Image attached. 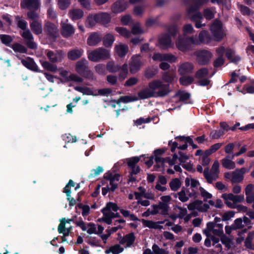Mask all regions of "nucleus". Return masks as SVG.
Returning <instances> with one entry per match:
<instances>
[{
    "label": "nucleus",
    "instance_id": "50",
    "mask_svg": "<svg viewBox=\"0 0 254 254\" xmlns=\"http://www.w3.org/2000/svg\"><path fill=\"white\" fill-rule=\"evenodd\" d=\"M199 40L201 43H207L210 40L208 33L206 31H202L199 34Z\"/></svg>",
    "mask_w": 254,
    "mask_h": 254
},
{
    "label": "nucleus",
    "instance_id": "18",
    "mask_svg": "<svg viewBox=\"0 0 254 254\" xmlns=\"http://www.w3.org/2000/svg\"><path fill=\"white\" fill-rule=\"evenodd\" d=\"M127 7V2L124 0H118L112 5V10L114 13H120L124 11Z\"/></svg>",
    "mask_w": 254,
    "mask_h": 254
},
{
    "label": "nucleus",
    "instance_id": "22",
    "mask_svg": "<svg viewBox=\"0 0 254 254\" xmlns=\"http://www.w3.org/2000/svg\"><path fill=\"white\" fill-rule=\"evenodd\" d=\"M246 201L251 203L254 201V185L250 184L245 188Z\"/></svg>",
    "mask_w": 254,
    "mask_h": 254
},
{
    "label": "nucleus",
    "instance_id": "17",
    "mask_svg": "<svg viewBox=\"0 0 254 254\" xmlns=\"http://www.w3.org/2000/svg\"><path fill=\"white\" fill-rule=\"evenodd\" d=\"M203 175L207 182L209 184H212L214 181L217 180L219 178V174L210 171L208 167L204 169Z\"/></svg>",
    "mask_w": 254,
    "mask_h": 254
},
{
    "label": "nucleus",
    "instance_id": "25",
    "mask_svg": "<svg viewBox=\"0 0 254 254\" xmlns=\"http://www.w3.org/2000/svg\"><path fill=\"white\" fill-rule=\"evenodd\" d=\"M135 236L133 233H131L126 235L120 239V243L122 245L126 244L127 247H130L135 241Z\"/></svg>",
    "mask_w": 254,
    "mask_h": 254
},
{
    "label": "nucleus",
    "instance_id": "53",
    "mask_svg": "<svg viewBox=\"0 0 254 254\" xmlns=\"http://www.w3.org/2000/svg\"><path fill=\"white\" fill-rule=\"evenodd\" d=\"M12 48L15 52L21 53H26L27 52L26 47L18 43L13 44L12 46Z\"/></svg>",
    "mask_w": 254,
    "mask_h": 254
},
{
    "label": "nucleus",
    "instance_id": "49",
    "mask_svg": "<svg viewBox=\"0 0 254 254\" xmlns=\"http://www.w3.org/2000/svg\"><path fill=\"white\" fill-rule=\"evenodd\" d=\"M119 207L116 203L109 202L107 203L106 207L103 208L102 210L105 212H111V210L117 211Z\"/></svg>",
    "mask_w": 254,
    "mask_h": 254
},
{
    "label": "nucleus",
    "instance_id": "46",
    "mask_svg": "<svg viewBox=\"0 0 254 254\" xmlns=\"http://www.w3.org/2000/svg\"><path fill=\"white\" fill-rule=\"evenodd\" d=\"M27 18L32 20V21H40L39 14L36 12V10H30L27 13Z\"/></svg>",
    "mask_w": 254,
    "mask_h": 254
},
{
    "label": "nucleus",
    "instance_id": "26",
    "mask_svg": "<svg viewBox=\"0 0 254 254\" xmlns=\"http://www.w3.org/2000/svg\"><path fill=\"white\" fill-rule=\"evenodd\" d=\"M83 50L82 49H74L69 51L67 53L68 59L75 61L80 58L83 55Z\"/></svg>",
    "mask_w": 254,
    "mask_h": 254
},
{
    "label": "nucleus",
    "instance_id": "21",
    "mask_svg": "<svg viewBox=\"0 0 254 254\" xmlns=\"http://www.w3.org/2000/svg\"><path fill=\"white\" fill-rule=\"evenodd\" d=\"M208 1L209 0H196L188 8V14H190L198 10L202 5L207 3Z\"/></svg>",
    "mask_w": 254,
    "mask_h": 254
},
{
    "label": "nucleus",
    "instance_id": "55",
    "mask_svg": "<svg viewBox=\"0 0 254 254\" xmlns=\"http://www.w3.org/2000/svg\"><path fill=\"white\" fill-rule=\"evenodd\" d=\"M115 30L124 37L128 38L131 35V33L125 28L117 27Z\"/></svg>",
    "mask_w": 254,
    "mask_h": 254
},
{
    "label": "nucleus",
    "instance_id": "51",
    "mask_svg": "<svg viewBox=\"0 0 254 254\" xmlns=\"http://www.w3.org/2000/svg\"><path fill=\"white\" fill-rule=\"evenodd\" d=\"M0 40L3 44L6 46H9L10 44L13 41V38L11 36L8 35L0 34Z\"/></svg>",
    "mask_w": 254,
    "mask_h": 254
},
{
    "label": "nucleus",
    "instance_id": "34",
    "mask_svg": "<svg viewBox=\"0 0 254 254\" xmlns=\"http://www.w3.org/2000/svg\"><path fill=\"white\" fill-rule=\"evenodd\" d=\"M115 49L119 57H124L127 53L128 51V47L126 45L120 44L115 47Z\"/></svg>",
    "mask_w": 254,
    "mask_h": 254
},
{
    "label": "nucleus",
    "instance_id": "31",
    "mask_svg": "<svg viewBox=\"0 0 254 254\" xmlns=\"http://www.w3.org/2000/svg\"><path fill=\"white\" fill-rule=\"evenodd\" d=\"M30 27L32 32L36 35H39L42 33V26L41 21H32L30 23Z\"/></svg>",
    "mask_w": 254,
    "mask_h": 254
},
{
    "label": "nucleus",
    "instance_id": "59",
    "mask_svg": "<svg viewBox=\"0 0 254 254\" xmlns=\"http://www.w3.org/2000/svg\"><path fill=\"white\" fill-rule=\"evenodd\" d=\"M213 234L215 236L220 237L223 234V225L220 223L216 224L215 230L213 231Z\"/></svg>",
    "mask_w": 254,
    "mask_h": 254
},
{
    "label": "nucleus",
    "instance_id": "43",
    "mask_svg": "<svg viewBox=\"0 0 254 254\" xmlns=\"http://www.w3.org/2000/svg\"><path fill=\"white\" fill-rule=\"evenodd\" d=\"M47 61H44L41 63L42 66L46 70L51 72H55L57 70V66L56 65L53 64Z\"/></svg>",
    "mask_w": 254,
    "mask_h": 254
},
{
    "label": "nucleus",
    "instance_id": "10",
    "mask_svg": "<svg viewBox=\"0 0 254 254\" xmlns=\"http://www.w3.org/2000/svg\"><path fill=\"white\" fill-rule=\"evenodd\" d=\"M46 56L52 63L61 62L64 58V53L62 50H48L47 51Z\"/></svg>",
    "mask_w": 254,
    "mask_h": 254
},
{
    "label": "nucleus",
    "instance_id": "30",
    "mask_svg": "<svg viewBox=\"0 0 254 254\" xmlns=\"http://www.w3.org/2000/svg\"><path fill=\"white\" fill-rule=\"evenodd\" d=\"M226 57L231 62L236 64L240 61L241 58L235 55V52L230 48H227L226 50Z\"/></svg>",
    "mask_w": 254,
    "mask_h": 254
},
{
    "label": "nucleus",
    "instance_id": "14",
    "mask_svg": "<svg viewBox=\"0 0 254 254\" xmlns=\"http://www.w3.org/2000/svg\"><path fill=\"white\" fill-rule=\"evenodd\" d=\"M250 169H247L243 167L240 169H236L233 172L232 178H231V183L232 184L238 183L243 181L244 179V174L248 172Z\"/></svg>",
    "mask_w": 254,
    "mask_h": 254
},
{
    "label": "nucleus",
    "instance_id": "37",
    "mask_svg": "<svg viewBox=\"0 0 254 254\" xmlns=\"http://www.w3.org/2000/svg\"><path fill=\"white\" fill-rule=\"evenodd\" d=\"M106 68L110 72L116 73L120 70L121 66L114 62L110 61L107 64Z\"/></svg>",
    "mask_w": 254,
    "mask_h": 254
},
{
    "label": "nucleus",
    "instance_id": "57",
    "mask_svg": "<svg viewBox=\"0 0 254 254\" xmlns=\"http://www.w3.org/2000/svg\"><path fill=\"white\" fill-rule=\"evenodd\" d=\"M58 5L62 10L66 9L70 4V0H58Z\"/></svg>",
    "mask_w": 254,
    "mask_h": 254
},
{
    "label": "nucleus",
    "instance_id": "48",
    "mask_svg": "<svg viewBox=\"0 0 254 254\" xmlns=\"http://www.w3.org/2000/svg\"><path fill=\"white\" fill-rule=\"evenodd\" d=\"M194 80L192 76H183L180 78V83L184 86H187L191 84Z\"/></svg>",
    "mask_w": 254,
    "mask_h": 254
},
{
    "label": "nucleus",
    "instance_id": "44",
    "mask_svg": "<svg viewBox=\"0 0 254 254\" xmlns=\"http://www.w3.org/2000/svg\"><path fill=\"white\" fill-rule=\"evenodd\" d=\"M137 97L135 96H121L120 98L116 101V103L117 104H120L121 102L123 103H128L132 101H135L137 100Z\"/></svg>",
    "mask_w": 254,
    "mask_h": 254
},
{
    "label": "nucleus",
    "instance_id": "54",
    "mask_svg": "<svg viewBox=\"0 0 254 254\" xmlns=\"http://www.w3.org/2000/svg\"><path fill=\"white\" fill-rule=\"evenodd\" d=\"M208 74V70L206 68H202L198 70L195 73V77L197 78H202L206 77Z\"/></svg>",
    "mask_w": 254,
    "mask_h": 254
},
{
    "label": "nucleus",
    "instance_id": "63",
    "mask_svg": "<svg viewBox=\"0 0 254 254\" xmlns=\"http://www.w3.org/2000/svg\"><path fill=\"white\" fill-rule=\"evenodd\" d=\"M176 95L179 96L181 101H187L190 97V94L189 93L184 92L183 91H179Z\"/></svg>",
    "mask_w": 254,
    "mask_h": 254
},
{
    "label": "nucleus",
    "instance_id": "5",
    "mask_svg": "<svg viewBox=\"0 0 254 254\" xmlns=\"http://www.w3.org/2000/svg\"><path fill=\"white\" fill-rule=\"evenodd\" d=\"M210 31L215 41L219 42L223 38L224 34L222 30V23L219 20H214L210 26Z\"/></svg>",
    "mask_w": 254,
    "mask_h": 254
},
{
    "label": "nucleus",
    "instance_id": "42",
    "mask_svg": "<svg viewBox=\"0 0 254 254\" xmlns=\"http://www.w3.org/2000/svg\"><path fill=\"white\" fill-rule=\"evenodd\" d=\"M74 89L76 91L81 92L83 94L97 96V94H95L94 92L88 87L76 86L74 87Z\"/></svg>",
    "mask_w": 254,
    "mask_h": 254
},
{
    "label": "nucleus",
    "instance_id": "47",
    "mask_svg": "<svg viewBox=\"0 0 254 254\" xmlns=\"http://www.w3.org/2000/svg\"><path fill=\"white\" fill-rule=\"evenodd\" d=\"M171 189L173 191H177L181 186L180 181L175 178L173 179L169 183Z\"/></svg>",
    "mask_w": 254,
    "mask_h": 254
},
{
    "label": "nucleus",
    "instance_id": "3",
    "mask_svg": "<svg viewBox=\"0 0 254 254\" xmlns=\"http://www.w3.org/2000/svg\"><path fill=\"white\" fill-rule=\"evenodd\" d=\"M198 42L193 37H180L176 42L177 48L182 52H186L192 50V45H197Z\"/></svg>",
    "mask_w": 254,
    "mask_h": 254
},
{
    "label": "nucleus",
    "instance_id": "56",
    "mask_svg": "<svg viewBox=\"0 0 254 254\" xmlns=\"http://www.w3.org/2000/svg\"><path fill=\"white\" fill-rule=\"evenodd\" d=\"M153 252L154 254H170L169 251L160 248L156 244H154L152 246Z\"/></svg>",
    "mask_w": 254,
    "mask_h": 254
},
{
    "label": "nucleus",
    "instance_id": "40",
    "mask_svg": "<svg viewBox=\"0 0 254 254\" xmlns=\"http://www.w3.org/2000/svg\"><path fill=\"white\" fill-rule=\"evenodd\" d=\"M97 23H98L97 14L88 16L86 20V25L87 27H92L95 26Z\"/></svg>",
    "mask_w": 254,
    "mask_h": 254
},
{
    "label": "nucleus",
    "instance_id": "15",
    "mask_svg": "<svg viewBox=\"0 0 254 254\" xmlns=\"http://www.w3.org/2000/svg\"><path fill=\"white\" fill-rule=\"evenodd\" d=\"M22 37L25 39L27 47L31 49H36V44L33 41V36L29 29L25 30L21 34Z\"/></svg>",
    "mask_w": 254,
    "mask_h": 254
},
{
    "label": "nucleus",
    "instance_id": "33",
    "mask_svg": "<svg viewBox=\"0 0 254 254\" xmlns=\"http://www.w3.org/2000/svg\"><path fill=\"white\" fill-rule=\"evenodd\" d=\"M97 14L98 23L103 25H106L110 22L111 16L109 14L106 12H100Z\"/></svg>",
    "mask_w": 254,
    "mask_h": 254
},
{
    "label": "nucleus",
    "instance_id": "16",
    "mask_svg": "<svg viewBox=\"0 0 254 254\" xmlns=\"http://www.w3.org/2000/svg\"><path fill=\"white\" fill-rule=\"evenodd\" d=\"M177 195H178L179 199L182 202L187 201L189 199V197H193L194 198L197 197L196 193L194 192L193 191H192V192H190L188 194L189 196H187L186 195V189L185 187H183L181 190L180 192H179L177 194H174V197H177Z\"/></svg>",
    "mask_w": 254,
    "mask_h": 254
},
{
    "label": "nucleus",
    "instance_id": "4",
    "mask_svg": "<svg viewBox=\"0 0 254 254\" xmlns=\"http://www.w3.org/2000/svg\"><path fill=\"white\" fill-rule=\"evenodd\" d=\"M75 70L79 74L86 78L94 79L93 73L88 67V62L85 59H82L76 63Z\"/></svg>",
    "mask_w": 254,
    "mask_h": 254
},
{
    "label": "nucleus",
    "instance_id": "1",
    "mask_svg": "<svg viewBox=\"0 0 254 254\" xmlns=\"http://www.w3.org/2000/svg\"><path fill=\"white\" fill-rule=\"evenodd\" d=\"M148 86L153 89L155 97L166 96L171 91L170 85L160 80L152 81L148 83Z\"/></svg>",
    "mask_w": 254,
    "mask_h": 254
},
{
    "label": "nucleus",
    "instance_id": "35",
    "mask_svg": "<svg viewBox=\"0 0 254 254\" xmlns=\"http://www.w3.org/2000/svg\"><path fill=\"white\" fill-rule=\"evenodd\" d=\"M124 251V248L121 247L120 245H115L109 249L106 250L105 253L106 254H109L112 253L113 254H119Z\"/></svg>",
    "mask_w": 254,
    "mask_h": 254
},
{
    "label": "nucleus",
    "instance_id": "11",
    "mask_svg": "<svg viewBox=\"0 0 254 254\" xmlns=\"http://www.w3.org/2000/svg\"><path fill=\"white\" fill-rule=\"evenodd\" d=\"M75 29L73 26L68 23V20L61 22V33L64 38L70 37L74 33Z\"/></svg>",
    "mask_w": 254,
    "mask_h": 254
},
{
    "label": "nucleus",
    "instance_id": "27",
    "mask_svg": "<svg viewBox=\"0 0 254 254\" xmlns=\"http://www.w3.org/2000/svg\"><path fill=\"white\" fill-rule=\"evenodd\" d=\"M68 15L72 20H76L82 18L84 15L82 10L79 8L71 9L69 10Z\"/></svg>",
    "mask_w": 254,
    "mask_h": 254
},
{
    "label": "nucleus",
    "instance_id": "7",
    "mask_svg": "<svg viewBox=\"0 0 254 254\" xmlns=\"http://www.w3.org/2000/svg\"><path fill=\"white\" fill-rule=\"evenodd\" d=\"M196 62L201 65L207 64L212 57V54L205 50H198L195 52Z\"/></svg>",
    "mask_w": 254,
    "mask_h": 254
},
{
    "label": "nucleus",
    "instance_id": "60",
    "mask_svg": "<svg viewBox=\"0 0 254 254\" xmlns=\"http://www.w3.org/2000/svg\"><path fill=\"white\" fill-rule=\"evenodd\" d=\"M138 81L139 79L138 78L136 77H131L125 82L124 85L127 87L132 86L136 84Z\"/></svg>",
    "mask_w": 254,
    "mask_h": 254
},
{
    "label": "nucleus",
    "instance_id": "19",
    "mask_svg": "<svg viewBox=\"0 0 254 254\" xmlns=\"http://www.w3.org/2000/svg\"><path fill=\"white\" fill-rule=\"evenodd\" d=\"M193 68L194 66L192 63L186 62L180 65L178 71L181 75H185L192 72Z\"/></svg>",
    "mask_w": 254,
    "mask_h": 254
},
{
    "label": "nucleus",
    "instance_id": "52",
    "mask_svg": "<svg viewBox=\"0 0 254 254\" xmlns=\"http://www.w3.org/2000/svg\"><path fill=\"white\" fill-rule=\"evenodd\" d=\"M121 71L119 74V77L122 80H124L127 77L128 73V67L127 64H124L122 67H121Z\"/></svg>",
    "mask_w": 254,
    "mask_h": 254
},
{
    "label": "nucleus",
    "instance_id": "58",
    "mask_svg": "<svg viewBox=\"0 0 254 254\" xmlns=\"http://www.w3.org/2000/svg\"><path fill=\"white\" fill-rule=\"evenodd\" d=\"M225 132L222 130H214L210 132V136L212 139H218Z\"/></svg>",
    "mask_w": 254,
    "mask_h": 254
},
{
    "label": "nucleus",
    "instance_id": "39",
    "mask_svg": "<svg viewBox=\"0 0 254 254\" xmlns=\"http://www.w3.org/2000/svg\"><path fill=\"white\" fill-rule=\"evenodd\" d=\"M221 163L223 167L227 169H233L235 168V163L230 160V158H224L221 160Z\"/></svg>",
    "mask_w": 254,
    "mask_h": 254
},
{
    "label": "nucleus",
    "instance_id": "61",
    "mask_svg": "<svg viewBox=\"0 0 254 254\" xmlns=\"http://www.w3.org/2000/svg\"><path fill=\"white\" fill-rule=\"evenodd\" d=\"M140 158L138 157H134L130 158L127 160L128 166L132 168L136 166V164L139 161Z\"/></svg>",
    "mask_w": 254,
    "mask_h": 254
},
{
    "label": "nucleus",
    "instance_id": "29",
    "mask_svg": "<svg viewBox=\"0 0 254 254\" xmlns=\"http://www.w3.org/2000/svg\"><path fill=\"white\" fill-rule=\"evenodd\" d=\"M176 76V73L174 71H168L163 73L162 79L163 82L164 81L170 85V83L174 81Z\"/></svg>",
    "mask_w": 254,
    "mask_h": 254
},
{
    "label": "nucleus",
    "instance_id": "38",
    "mask_svg": "<svg viewBox=\"0 0 254 254\" xmlns=\"http://www.w3.org/2000/svg\"><path fill=\"white\" fill-rule=\"evenodd\" d=\"M114 41V37L113 35L108 34L106 35L103 38V43L105 47H111Z\"/></svg>",
    "mask_w": 254,
    "mask_h": 254
},
{
    "label": "nucleus",
    "instance_id": "64",
    "mask_svg": "<svg viewBox=\"0 0 254 254\" xmlns=\"http://www.w3.org/2000/svg\"><path fill=\"white\" fill-rule=\"evenodd\" d=\"M106 80L111 85H116L118 83L117 77L114 75H108L106 77Z\"/></svg>",
    "mask_w": 254,
    "mask_h": 254
},
{
    "label": "nucleus",
    "instance_id": "32",
    "mask_svg": "<svg viewBox=\"0 0 254 254\" xmlns=\"http://www.w3.org/2000/svg\"><path fill=\"white\" fill-rule=\"evenodd\" d=\"M216 13L214 7H208L203 9V16L206 20H210L214 17Z\"/></svg>",
    "mask_w": 254,
    "mask_h": 254
},
{
    "label": "nucleus",
    "instance_id": "28",
    "mask_svg": "<svg viewBox=\"0 0 254 254\" xmlns=\"http://www.w3.org/2000/svg\"><path fill=\"white\" fill-rule=\"evenodd\" d=\"M72 227L65 228V218H63L60 220L58 230L59 233H63L64 236H67L71 233Z\"/></svg>",
    "mask_w": 254,
    "mask_h": 254
},
{
    "label": "nucleus",
    "instance_id": "36",
    "mask_svg": "<svg viewBox=\"0 0 254 254\" xmlns=\"http://www.w3.org/2000/svg\"><path fill=\"white\" fill-rule=\"evenodd\" d=\"M202 201L200 200H196L193 202L190 203L188 208L190 210H193L194 209H197L199 211L201 212L202 210L201 204H202Z\"/></svg>",
    "mask_w": 254,
    "mask_h": 254
},
{
    "label": "nucleus",
    "instance_id": "41",
    "mask_svg": "<svg viewBox=\"0 0 254 254\" xmlns=\"http://www.w3.org/2000/svg\"><path fill=\"white\" fill-rule=\"evenodd\" d=\"M254 237V231L249 233L245 242V246L248 249L254 250L253 247L252 241Z\"/></svg>",
    "mask_w": 254,
    "mask_h": 254
},
{
    "label": "nucleus",
    "instance_id": "23",
    "mask_svg": "<svg viewBox=\"0 0 254 254\" xmlns=\"http://www.w3.org/2000/svg\"><path fill=\"white\" fill-rule=\"evenodd\" d=\"M137 94L139 98L141 99L155 97L153 89L149 87L141 90L138 92Z\"/></svg>",
    "mask_w": 254,
    "mask_h": 254
},
{
    "label": "nucleus",
    "instance_id": "9",
    "mask_svg": "<svg viewBox=\"0 0 254 254\" xmlns=\"http://www.w3.org/2000/svg\"><path fill=\"white\" fill-rule=\"evenodd\" d=\"M159 47L162 50H167L172 48L173 44L171 36L167 33L161 34L158 38Z\"/></svg>",
    "mask_w": 254,
    "mask_h": 254
},
{
    "label": "nucleus",
    "instance_id": "45",
    "mask_svg": "<svg viewBox=\"0 0 254 254\" xmlns=\"http://www.w3.org/2000/svg\"><path fill=\"white\" fill-rule=\"evenodd\" d=\"M158 72V69L153 67L147 68L144 72V76L147 79L153 78Z\"/></svg>",
    "mask_w": 254,
    "mask_h": 254
},
{
    "label": "nucleus",
    "instance_id": "13",
    "mask_svg": "<svg viewBox=\"0 0 254 254\" xmlns=\"http://www.w3.org/2000/svg\"><path fill=\"white\" fill-rule=\"evenodd\" d=\"M20 6L22 8L36 10L40 6V0H21Z\"/></svg>",
    "mask_w": 254,
    "mask_h": 254
},
{
    "label": "nucleus",
    "instance_id": "20",
    "mask_svg": "<svg viewBox=\"0 0 254 254\" xmlns=\"http://www.w3.org/2000/svg\"><path fill=\"white\" fill-rule=\"evenodd\" d=\"M102 40V36L97 33H92L87 40V44L90 46H95Z\"/></svg>",
    "mask_w": 254,
    "mask_h": 254
},
{
    "label": "nucleus",
    "instance_id": "12",
    "mask_svg": "<svg viewBox=\"0 0 254 254\" xmlns=\"http://www.w3.org/2000/svg\"><path fill=\"white\" fill-rule=\"evenodd\" d=\"M152 58L155 62L168 61L170 63L175 62L177 59L176 57L172 54H161L159 53H154Z\"/></svg>",
    "mask_w": 254,
    "mask_h": 254
},
{
    "label": "nucleus",
    "instance_id": "2",
    "mask_svg": "<svg viewBox=\"0 0 254 254\" xmlns=\"http://www.w3.org/2000/svg\"><path fill=\"white\" fill-rule=\"evenodd\" d=\"M88 59L93 62H99L109 59L110 51L104 48H98L88 53Z\"/></svg>",
    "mask_w": 254,
    "mask_h": 254
},
{
    "label": "nucleus",
    "instance_id": "6",
    "mask_svg": "<svg viewBox=\"0 0 254 254\" xmlns=\"http://www.w3.org/2000/svg\"><path fill=\"white\" fill-rule=\"evenodd\" d=\"M44 31L47 37L53 41L59 36V31L58 26L54 23L50 21H47L44 25Z\"/></svg>",
    "mask_w": 254,
    "mask_h": 254
},
{
    "label": "nucleus",
    "instance_id": "24",
    "mask_svg": "<svg viewBox=\"0 0 254 254\" xmlns=\"http://www.w3.org/2000/svg\"><path fill=\"white\" fill-rule=\"evenodd\" d=\"M21 63L26 67L32 71L36 72L39 71L37 64L31 58H27L26 59H22L21 60Z\"/></svg>",
    "mask_w": 254,
    "mask_h": 254
},
{
    "label": "nucleus",
    "instance_id": "62",
    "mask_svg": "<svg viewBox=\"0 0 254 254\" xmlns=\"http://www.w3.org/2000/svg\"><path fill=\"white\" fill-rule=\"evenodd\" d=\"M220 240L222 244H224L226 248L229 249L231 247V240L224 234L220 236Z\"/></svg>",
    "mask_w": 254,
    "mask_h": 254
},
{
    "label": "nucleus",
    "instance_id": "8",
    "mask_svg": "<svg viewBox=\"0 0 254 254\" xmlns=\"http://www.w3.org/2000/svg\"><path fill=\"white\" fill-rule=\"evenodd\" d=\"M141 58L142 57L140 55H136L132 57L129 64V71L131 73L134 74L140 70L141 67L143 65Z\"/></svg>",
    "mask_w": 254,
    "mask_h": 254
}]
</instances>
